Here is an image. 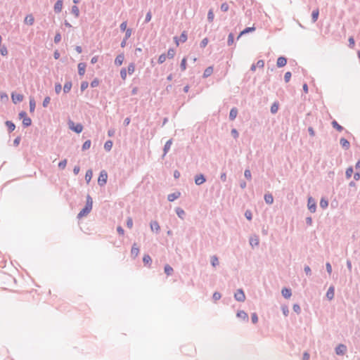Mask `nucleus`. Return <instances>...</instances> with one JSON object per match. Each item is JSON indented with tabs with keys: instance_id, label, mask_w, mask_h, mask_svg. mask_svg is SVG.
<instances>
[{
	"instance_id": "nucleus-1",
	"label": "nucleus",
	"mask_w": 360,
	"mask_h": 360,
	"mask_svg": "<svg viewBox=\"0 0 360 360\" xmlns=\"http://www.w3.org/2000/svg\"><path fill=\"white\" fill-rule=\"evenodd\" d=\"M108 180V173L105 170H102L100 174L98 179V184L100 186H103L106 183Z\"/></svg>"
},
{
	"instance_id": "nucleus-61",
	"label": "nucleus",
	"mask_w": 360,
	"mask_h": 360,
	"mask_svg": "<svg viewBox=\"0 0 360 360\" xmlns=\"http://www.w3.org/2000/svg\"><path fill=\"white\" fill-rule=\"evenodd\" d=\"M50 101H51V98L49 96L45 97L43 101V103H42L43 107L46 108L48 106L49 103H50Z\"/></svg>"
},
{
	"instance_id": "nucleus-23",
	"label": "nucleus",
	"mask_w": 360,
	"mask_h": 360,
	"mask_svg": "<svg viewBox=\"0 0 360 360\" xmlns=\"http://www.w3.org/2000/svg\"><path fill=\"white\" fill-rule=\"evenodd\" d=\"M172 143V139H169L165 143L164 148H163V152H164L163 156L166 155V154L168 153V151L169 150V149L171 148Z\"/></svg>"
},
{
	"instance_id": "nucleus-24",
	"label": "nucleus",
	"mask_w": 360,
	"mask_h": 360,
	"mask_svg": "<svg viewBox=\"0 0 360 360\" xmlns=\"http://www.w3.org/2000/svg\"><path fill=\"white\" fill-rule=\"evenodd\" d=\"M5 124L7 127L9 133L13 131L15 129V125L12 121L7 120L5 122Z\"/></svg>"
},
{
	"instance_id": "nucleus-60",
	"label": "nucleus",
	"mask_w": 360,
	"mask_h": 360,
	"mask_svg": "<svg viewBox=\"0 0 360 360\" xmlns=\"http://www.w3.org/2000/svg\"><path fill=\"white\" fill-rule=\"evenodd\" d=\"M244 176L247 179L250 180L252 179V174H251L250 170L248 169H245L244 172Z\"/></svg>"
},
{
	"instance_id": "nucleus-59",
	"label": "nucleus",
	"mask_w": 360,
	"mask_h": 360,
	"mask_svg": "<svg viewBox=\"0 0 360 360\" xmlns=\"http://www.w3.org/2000/svg\"><path fill=\"white\" fill-rule=\"evenodd\" d=\"M231 134L232 136H233L235 139H238V136H239V133H238V131H237V129H235V128H233V129H231Z\"/></svg>"
},
{
	"instance_id": "nucleus-43",
	"label": "nucleus",
	"mask_w": 360,
	"mask_h": 360,
	"mask_svg": "<svg viewBox=\"0 0 360 360\" xmlns=\"http://www.w3.org/2000/svg\"><path fill=\"white\" fill-rule=\"evenodd\" d=\"M175 56V50L173 48L169 49L167 53L166 54L167 58L172 59Z\"/></svg>"
},
{
	"instance_id": "nucleus-6",
	"label": "nucleus",
	"mask_w": 360,
	"mask_h": 360,
	"mask_svg": "<svg viewBox=\"0 0 360 360\" xmlns=\"http://www.w3.org/2000/svg\"><path fill=\"white\" fill-rule=\"evenodd\" d=\"M92 210V207H89V205H86L80 210V212L77 214V218L81 219L83 217L87 215Z\"/></svg>"
},
{
	"instance_id": "nucleus-46",
	"label": "nucleus",
	"mask_w": 360,
	"mask_h": 360,
	"mask_svg": "<svg viewBox=\"0 0 360 360\" xmlns=\"http://www.w3.org/2000/svg\"><path fill=\"white\" fill-rule=\"evenodd\" d=\"M270 110L272 114L276 113L278 110V104L276 102L274 103L271 106Z\"/></svg>"
},
{
	"instance_id": "nucleus-63",
	"label": "nucleus",
	"mask_w": 360,
	"mask_h": 360,
	"mask_svg": "<svg viewBox=\"0 0 360 360\" xmlns=\"http://www.w3.org/2000/svg\"><path fill=\"white\" fill-rule=\"evenodd\" d=\"M208 44V39L204 38L200 43V47L203 49L205 48Z\"/></svg>"
},
{
	"instance_id": "nucleus-13",
	"label": "nucleus",
	"mask_w": 360,
	"mask_h": 360,
	"mask_svg": "<svg viewBox=\"0 0 360 360\" xmlns=\"http://www.w3.org/2000/svg\"><path fill=\"white\" fill-rule=\"evenodd\" d=\"M236 316L238 318V319H240L246 322L248 321V314L243 311V310H239L238 311L237 314H236Z\"/></svg>"
},
{
	"instance_id": "nucleus-51",
	"label": "nucleus",
	"mask_w": 360,
	"mask_h": 360,
	"mask_svg": "<svg viewBox=\"0 0 360 360\" xmlns=\"http://www.w3.org/2000/svg\"><path fill=\"white\" fill-rule=\"evenodd\" d=\"M99 83H100L99 79L98 78H95L91 81L90 85L92 88H94V87H97L99 85Z\"/></svg>"
},
{
	"instance_id": "nucleus-62",
	"label": "nucleus",
	"mask_w": 360,
	"mask_h": 360,
	"mask_svg": "<svg viewBox=\"0 0 360 360\" xmlns=\"http://www.w3.org/2000/svg\"><path fill=\"white\" fill-rule=\"evenodd\" d=\"M281 310H282L283 314V315H284V316H287L288 315V314H289V309H288V306H286V305H283V306L281 307Z\"/></svg>"
},
{
	"instance_id": "nucleus-49",
	"label": "nucleus",
	"mask_w": 360,
	"mask_h": 360,
	"mask_svg": "<svg viewBox=\"0 0 360 360\" xmlns=\"http://www.w3.org/2000/svg\"><path fill=\"white\" fill-rule=\"evenodd\" d=\"M127 69L125 68H122L121 70H120V77L121 78L123 79V80H125L126 78H127Z\"/></svg>"
},
{
	"instance_id": "nucleus-26",
	"label": "nucleus",
	"mask_w": 360,
	"mask_h": 360,
	"mask_svg": "<svg viewBox=\"0 0 360 360\" xmlns=\"http://www.w3.org/2000/svg\"><path fill=\"white\" fill-rule=\"evenodd\" d=\"M265 202L268 205H271L274 202V197L271 193H266L264 195Z\"/></svg>"
},
{
	"instance_id": "nucleus-44",
	"label": "nucleus",
	"mask_w": 360,
	"mask_h": 360,
	"mask_svg": "<svg viewBox=\"0 0 360 360\" xmlns=\"http://www.w3.org/2000/svg\"><path fill=\"white\" fill-rule=\"evenodd\" d=\"M91 140L85 141L82 146V150H86L89 149L91 147Z\"/></svg>"
},
{
	"instance_id": "nucleus-58",
	"label": "nucleus",
	"mask_w": 360,
	"mask_h": 360,
	"mask_svg": "<svg viewBox=\"0 0 360 360\" xmlns=\"http://www.w3.org/2000/svg\"><path fill=\"white\" fill-rule=\"evenodd\" d=\"M125 32L124 39L125 40H127L131 35L132 30L131 28H128Z\"/></svg>"
},
{
	"instance_id": "nucleus-52",
	"label": "nucleus",
	"mask_w": 360,
	"mask_h": 360,
	"mask_svg": "<svg viewBox=\"0 0 360 360\" xmlns=\"http://www.w3.org/2000/svg\"><path fill=\"white\" fill-rule=\"evenodd\" d=\"M245 217L248 220L251 221L252 219V212L250 210H247L245 212Z\"/></svg>"
},
{
	"instance_id": "nucleus-64",
	"label": "nucleus",
	"mask_w": 360,
	"mask_h": 360,
	"mask_svg": "<svg viewBox=\"0 0 360 360\" xmlns=\"http://www.w3.org/2000/svg\"><path fill=\"white\" fill-rule=\"evenodd\" d=\"M0 53L3 56H5L8 54V50L5 46H3L2 47L0 48Z\"/></svg>"
},
{
	"instance_id": "nucleus-37",
	"label": "nucleus",
	"mask_w": 360,
	"mask_h": 360,
	"mask_svg": "<svg viewBox=\"0 0 360 360\" xmlns=\"http://www.w3.org/2000/svg\"><path fill=\"white\" fill-rule=\"evenodd\" d=\"M320 206L323 209H326L328 206V200L325 198H321L320 200Z\"/></svg>"
},
{
	"instance_id": "nucleus-28",
	"label": "nucleus",
	"mask_w": 360,
	"mask_h": 360,
	"mask_svg": "<svg viewBox=\"0 0 360 360\" xmlns=\"http://www.w3.org/2000/svg\"><path fill=\"white\" fill-rule=\"evenodd\" d=\"M213 73V68L212 66L207 67L203 72V78H207L210 77Z\"/></svg>"
},
{
	"instance_id": "nucleus-34",
	"label": "nucleus",
	"mask_w": 360,
	"mask_h": 360,
	"mask_svg": "<svg viewBox=\"0 0 360 360\" xmlns=\"http://www.w3.org/2000/svg\"><path fill=\"white\" fill-rule=\"evenodd\" d=\"M92 176H93L92 170L91 169H88L86 171V174H85V180H86L87 184H89L91 181Z\"/></svg>"
},
{
	"instance_id": "nucleus-56",
	"label": "nucleus",
	"mask_w": 360,
	"mask_h": 360,
	"mask_svg": "<svg viewBox=\"0 0 360 360\" xmlns=\"http://www.w3.org/2000/svg\"><path fill=\"white\" fill-rule=\"evenodd\" d=\"M292 309L297 314H299L301 312V308L298 304H294L293 307H292Z\"/></svg>"
},
{
	"instance_id": "nucleus-21",
	"label": "nucleus",
	"mask_w": 360,
	"mask_h": 360,
	"mask_svg": "<svg viewBox=\"0 0 360 360\" xmlns=\"http://www.w3.org/2000/svg\"><path fill=\"white\" fill-rule=\"evenodd\" d=\"M255 30V27H245L243 31H241L240 32L239 35L237 37V40H238L242 35L248 34V33H250V32H253Z\"/></svg>"
},
{
	"instance_id": "nucleus-22",
	"label": "nucleus",
	"mask_w": 360,
	"mask_h": 360,
	"mask_svg": "<svg viewBox=\"0 0 360 360\" xmlns=\"http://www.w3.org/2000/svg\"><path fill=\"white\" fill-rule=\"evenodd\" d=\"M139 253V248L137 247L136 243H134L131 250V256L135 258L138 256Z\"/></svg>"
},
{
	"instance_id": "nucleus-54",
	"label": "nucleus",
	"mask_w": 360,
	"mask_h": 360,
	"mask_svg": "<svg viewBox=\"0 0 360 360\" xmlns=\"http://www.w3.org/2000/svg\"><path fill=\"white\" fill-rule=\"evenodd\" d=\"M251 321L254 324L258 322V316L257 313L254 312L251 314Z\"/></svg>"
},
{
	"instance_id": "nucleus-53",
	"label": "nucleus",
	"mask_w": 360,
	"mask_h": 360,
	"mask_svg": "<svg viewBox=\"0 0 360 360\" xmlns=\"http://www.w3.org/2000/svg\"><path fill=\"white\" fill-rule=\"evenodd\" d=\"M180 68L181 71H184L186 69V58H184L181 60V64H180Z\"/></svg>"
},
{
	"instance_id": "nucleus-20",
	"label": "nucleus",
	"mask_w": 360,
	"mask_h": 360,
	"mask_svg": "<svg viewBox=\"0 0 360 360\" xmlns=\"http://www.w3.org/2000/svg\"><path fill=\"white\" fill-rule=\"evenodd\" d=\"M237 115H238L237 108H236V107L232 108L229 112V120L231 121L234 120L236 118Z\"/></svg>"
},
{
	"instance_id": "nucleus-40",
	"label": "nucleus",
	"mask_w": 360,
	"mask_h": 360,
	"mask_svg": "<svg viewBox=\"0 0 360 360\" xmlns=\"http://www.w3.org/2000/svg\"><path fill=\"white\" fill-rule=\"evenodd\" d=\"M135 71V65L134 63H131L129 64L128 67H127V72L129 75H131Z\"/></svg>"
},
{
	"instance_id": "nucleus-12",
	"label": "nucleus",
	"mask_w": 360,
	"mask_h": 360,
	"mask_svg": "<svg viewBox=\"0 0 360 360\" xmlns=\"http://www.w3.org/2000/svg\"><path fill=\"white\" fill-rule=\"evenodd\" d=\"M287 63V58L285 56H280L276 61V66L278 68H283Z\"/></svg>"
},
{
	"instance_id": "nucleus-30",
	"label": "nucleus",
	"mask_w": 360,
	"mask_h": 360,
	"mask_svg": "<svg viewBox=\"0 0 360 360\" xmlns=\"http://www.w3.org/2000/svg\"><path fill=\"white\" fill-rule=\"evenodd\" d=\"M319 8H316L311 13V21L312 22H316L319 18Z\"/></svg>"
},
{
	"instance_id": "nucleus-57",
	"label": "nucleus",
	"mask_w": 360,
	"mask_h": 360,
	"mask_svg": "<svg viewBox=\"0 0 360 360\" xmlns=\"http://www.w3.org/2000/svg\"><path fill=\"white\" fill-rule=\"evenodd\" d=\"M167 56L165 53L161 54L158 58V63L162 64L166 60Z\"/></svg>"
},
{
	"instance_id": "nucleus-29",
	"label": "nucleus",
	"mask_w": 360,
	"mask_h": 360,
	"mask_svg": "<svg viewBox=\"0 0 360 360\" xmlns=\"http://www.w3.org/2000/svg\"><path fill=\"white\" fill-rule=\"evenodd\" d=\"M72 86V82L71 81H67L65 83L64 86H63V92L65 94L69 93L70 91L71 90Z\"/></svg>"
},
{
	"instance_id": "nucleus-48",
	"label": "nucleus",
	"mask_w": 360,
	"mask_h": 360,
	"mask_svg": "<svg viewBox=\"0 0 360 360\" xmlns=\"http://www.w3.org/2000/svg\"><path fill=\"white\" fill-rule=\"evenodd\" d=\"M214 15L213 11H212V9H210L208 11V13H207V20L210 22H212L214 20Z\"/></svg>"
},
{
	"instance_id": "nucleus-9",
	"label": "nucleus",
	"mask_w": 360,
	"mask_h": 360,
	"mask_svg": "<svg viewBox=\"0 0 360 360\" xmlns=\"http://www.w3.org/2000/svg\"><path fill=\"white\" fill-rule=\"evenodd\" d=\"M249 242H250V245L252 248L257 246V245H259V237L257 235L252 236L250 237Z\"/></svg>"
},
{
	"instance_id": "nucleus-55",
	"label": "nucleus",
	"mask_w": 360,
	"mask_h": 360,
	"mask_svg": "<svg viewBox=\"0 0 360 360\" xmlns=\"http://www.w3.org/2000/svg\"><path fill=\"white\" fill-rule=\"evenodd\" d=\"M89 86V83L86 81H83L81 83L80 89L81 91H84L85 89H86Z\"/></svg>"
},
{
	"instance_id": "nucleus-8",
	"label": "nucleus",
	"mask_w": 360,
	"mask_h": 360,
	"mask_svg": "<svg viewBox=\"0 0 360 360\" xmlns=\"http://www.w3.org/2000/svg\"><path fill=\"white\" fill-rule=\"evenodd\" d=\"M187 33L186 31H183L182 33L181 34L179 38H178L177 37H174V39L175 41V43L177 46H179V41L184 43L185 41H186L187 40Z\"/></svg>"
},
{
	"instance_id": "nucleus-2",
	"label": "nucleus",
	"mask_w": 360,
	"mask_h": 360,
	"mask_svg": "<svg viewBox=\"0 0 360 360\" xmlns=\"http://www.w3.org/2000/svg\"><path fill=\"white\" fill-rule=\"evenodd\" d=\"M307 207L311 213H314L316 210V202L311 196L307 199Z\"/></svg>"
},
{
	"instance_id": "nucleus-16",
	"label": "nucleus",
	"mask_w": 360,
	"mask_h": 360,
	"mask_svg": "<svg viewBox=\"0 0 360 360\" xmlns=\"http://www.w3.org/2000/svg\"><path fill=\"white\" fill-rule=\"evenodd\" d=\"M86 64L85 63H79L78 64V74L79 76H83L85 74Z\"/></svg>"
},
{
	"instance_id": "nucleus-47",
	"label": "nucleus",
	"mask_w": 360,
	"mask_h": 360,
	"mask_svg": "<svg viewBox=\"0 0 360 360\" xmlns=\"http://www.w3.org/2000/svg\"><path fill=\"white\" fill-rule=\"evenodd\" d=\"M211 264L215 267L217 266V265H219V259H218V257L216 256V255H213L212 257H211Z\"/></svg>"
},
{
	"instance_id": "nucleus-45",
	"label": "nucleus",
	"mask_w": 360,
	"mask_h": 360,
	"mask_svg": "<svg viewBox=\"0 0 360 360\" xmlns=\"http://www.w3.org/2000/svg\"><path fill=\"white\" fill-rule=\"evenodd\" d=\"M71 12L75 15L76 18H78L79 15V9L77 6H72Z\"/></svg>"
},
{
	"instance_id": "nucleus-25",
	"label": "nucleus",
	"mask_w": 360,
	"mask_h": 360,
	"mask_svg": "<svg viewBox=\"0 0 360 360\" xmlns=\"http://www.w3.org/2000/svg\"><path fill=\"white\" fill-rule=\"evenodd\" d=\"M340 143L342 146V147L343 148H345V150L349 149V148L350 147L349 142L346 139H345V138H341L340 139Z\"/></svg>"
},
{
	"instance_id": "nucleus-42",
	"label": "nucleus",
	"mask_w": 360,
	"mask_h": 360,
	"mask_svg": "<svg viewBox=\"0 0 360 360\" xmlns=\"http://www.w3.org/2000/svg\"><path fill=\"white\" fill-rule=\"evenodd\" d=\"M233 42H234V34H233V33L231 32V33H229V34L228 36L227 45L230 46L233 45Z\"/></svg>"
},
{
	"instance_id": "nucleus-15",
	"label": "nucleus",
	"mask_w": 360,
	"mask_h": 360,
	"mask_svg": "<svg viewBox=\"0 0 360 360\" xmlns=\"http://www.w3.org/2000/svg\"><path fill=\"white\" fill-rule=\"evenodd\" d=\"M181 196V193L179 191H176L172 193H170L167 195V200L169 202H173Z\"/></svg>"
},
{
	"instance_id": "nucleus-31",
	"label": "nucleus",
	"mask_w": 360,
	"mask_h": 360,
	"mask_svg": "<svg viewBox=\"0 0 360 360\" xmlns=\"http://www.w3.org/2000/svg\"><path fill=\"white\" fill-rule=\"evenodd\" d=\"M25 22L29 25H32L34 22V18L32 14L27 15L25 18Z\"/></svg>"
},
{
	"instance_id": "nucleus-7",
	"label": "nucleus",
	"mask_w": 360,
	"mask_h": 360,
	"mask_svg": "<svg viewBox=\"0 0 360 360\" xmlns=\"http://www.w3.org/2000/svg\"><path fill=\"white\" fill-rule=\"evenodd\" d=\"M195 184L197 186H200L206 181V177L202 174H199L195 176Z\"/></svg>"
},
{
	"instance_id": "nucleus-14",
	"label": "nucleus",
	"mask_w": 360,
	"mask_h": 360,
	"mask_svg": "<svg viewBox=\"0 0 360 360\" xmlns=\"http://www.w3.org/2000/svg\"><path fill=\"white\" fill-rule=\"evenodd\" d=\"M150 229L152 231L158 233L160 230V225L157 221H152L150 224Z\"/></svg>"
},
{
	"instance_id": "nucleus-41",
	"label": "nucleus",
	"mask_w": 360,
	"mask_h": 360,
	"mask_svg": "<svg viewBox=\"0 0 360 360\" xmlns=\"http://www.w3.org/2000/svg\"><path fill=\"white\" fill-rule=\"evenodd\" d=\"M112 145H113L112 141L110 140H108L104 144V149L106 151H110L112 149Z\"/></svg>"
},
{
	"instance_id": "nucleus-5",
	"label": "nucleus",
	"mask_w": 360,
	"mask_h": 360,
	"mask_svg": "<svg viewBox=\"0 0 360 360\" xmlns=\"http://www.w3.org/2000/svg\"><path fill=\"white\" fill-rule=\"evenodd\" d=\"M11 99L13 103L16 104L18 103H20L22 101L24 98V96L21 94H18L15 91H13L11 93Z\"/></svg>"
},
{
	"instance_id": "nucleus-3",
	"label": "nucleus",
	"mask_w": 360,
	"mask_h": 360,
	"mask_svg": "<svg viewBox=\"0 0 360 360\" xmlns=\"http://www.w3.org/2000/svg\"><path fill=\"white\" fill-rule=\"evenodd\" d=\"M68 124L70 129L73 131L76 132L77 134L81 133L83 130V126L80 123H78L76 125H75V123L72 121L70 120Z\"/></svg>"
},
{
	"instance_id": "nucleus-38",
	"label": "nucleus",
	"mask_w": 360,
	"mask_h": 360,
	"mask_svg": "<svg viewBox=\"0 0 360 360\" xmlns=\"http://www.w3.org/2000/svg\"><path fill=\"white\" fill-rule=\"evenodd\" d=\"M353 172H354L353 167L352 166L349 167L346 169V172H345L346 179H350L352 176Z\"/></svg>"
},
{
	"instance_id": "nucleus-18",
	"label": "nucleus",
	"mask_w": 360,
	"mask_h": 360,
	"mask_svg": "<svg viewBox=\"0 0 360 360\" xmlns=\"http://www.w3.org/2000/svg\"><path fill=\"white\" fill-rule=\"evenodd\" d=\"M346 351V346L344 345H339L338 347H335V353L338 355H342L345 354Z\"/></svg>"
},
{
	"instance_id": "nucleus-39",
	"label": "nucleus",
	"mask_w": 360,
	"mask_h": 360,
	"mask_svg": "<svg viewBox=\"0 0 360 360\" xmlns=\"http://www.w3.org/2000/svg\"><path fill=\"white\" fill-rule=\"evenodd\" d=\"M143 262L145 265L150 264L152 263V259L149 255H145L143 256Z\"/></svg>"
},
{
	"instance_id": "nucleus-35",
	"label": "nucleus",
	"mask_w": 360,
	"mask_h": 360,
	"mask_svg": "<svg viewBox=\"0 0 360 360\" xmlns=\"http://www.w3.org/2000/svg\"><path fill=\"white\" fill-rule=\"evenodd\" d=\"M164 271L167 276H171L174 271L173 268L169 264L165 266Z\"/></svg>"
},
{
	"instance_id": "nucleus-4",
	"label": "nucleus",
	"mask_w": 360,
	"mask_h": 360,
	"mask_svg": "<svg viewBox=\"0 0 360 360\" xmlns=\"http://www.w3.org/2000/svg\"><path fill=\"white\" fill-rule=\"evenodd\" d=\"M234 298L238 302H244L245 300V295L243 289L240 288L234 293Z\"/></svg>"
},
{
	"instance_id": "nucleus-10",
	"label": "nucleus",
	"mask_w": 360,
	"mask_h": 360,
	"mask_svg": "<svg viewBox=\"0 0 360 360\" xmlns=\"http://www.w3.org/2000/svg\"><path fill=\"white\" fill-rule=\"evenodd\" d=\"M334 295H335V287H334V285H330L327 290L326 296L327 299L330 301L334 298Z\"/></svg>"
},
{
	"instance_id": "nucleus-33",
	"label": "nucleus",
	"mask_w": 360,
	"mask_h": 360,
	"mask_svg": "<svg viewBox=\"0 0 360 360\" xmlns=\"http://www.w3.org/2000/svg\"><path fill=\"white\" fill-rule=\"evenodd\" d=\"M331 124L338 131H342L344 129L343 127L340 125L336 120L332 121Z\"/></svg>"
},
{
	"instance_id": "nucleus-17",
	"label": "nucleus",
	"mask_w": 360,
	"mask_h": 360,
	"mask_svg": "<svg viewBox=\"0 0 360 360\" xmlns=\"http://www.w3.org/2000/svg\"><path fill=\"white\" fill-rule=\"evenodd\" d=\"M281 294L284 298L288 299L292 295L291 289L288 288H283L281 290Z\"/></svg>"
},
{
	"instance_id": "nucleus-50",
	"label": "nucleus",
	"mask_w": 360,
	"mask_h": 360,
	"mask_svg": "<svg viewBox=\"0 0 360 360\" xmlns=\"http://www.w3.org/2000/svg\"><path fill=\"white\" fill-rule=\"evenodd\" d=\"M67 165V160L64 159L58 163V168L60 169H64Z\"/></svg>"
},
{
	"instance_id": "nucleus-19",
	"label": "nucleus",
	"mask_w": 360,
	"mask_h": 360,
	"mask_svg": "<svg viewBox=\"0 0 360 360\" xmlns=\"http://www.w3.org/2000/svg\"><path fill=\"white\" fill-rule=\"evenodd\" d=\"M63 8V1L58 0L54 5V11L56 13H59L61 12Z\"/></svg>"
},
{
	"instance_id": "nucleus-36",
	"label": "nucleus",
	"mask_w": 360,
	"mask_h": 360,
	"mask_svg": "<svg viewBox=\"0 0 360 360\" xmlns=\"http://www.w3.org/2000/svg\"><path fill=\"white\" fill-rule=\"evenodd\" d=\"M32 124V120L29 117H25L24 120H22V126L26 128L30 127Z\"/></svg>"
},
{
	"instance_id": "nucleus-32",
	"label": "nucleus",
	"mask_w": 360,
	"mask_h": 360,
	"mask_svg": "<svg viewBox=\"0 0 360 360\" xmlns=\"http://www.w3.org/2000/svg\"><path fill=\"white\" fill-rule=\"evenodd\" d=\"M30 112H34L36 107V102L33 97L30 98Z\"/></svg>"
},
{
	"instance_id": "nucleus-11",
	"label": "nucleus",
	"mask_w": 360,
	"mask_h": 360,
	"mask_svg": "<svg viewBox=\"0 0 360 360\" xmlns=\"http://www.w3.org/2000/svg\"><path fill=\"white\" fill-rule=\"evenodd\" d=\"M124 60V53H121L117 56L115 59V65L116 66H120L122 65Z\"/></svg>"
},
{
	"instance_id": "nucleus-27",
	"label": "nucleus",
	"mask_w": 360,
	"mask_h": 360,
	"mask_svg": "<svg viewBox=\"0 0 360 360\" xmlns=\"http://www.w3.org/2000/svg\"><path fill=\"white\" fill-rule=\"evenodd\" d=\"M175 212H176V214H177V216L180 219H184L185 215H186V212H185V211L182 208L176 207V210H175Z\"/></svg>"
}]
</instances>
